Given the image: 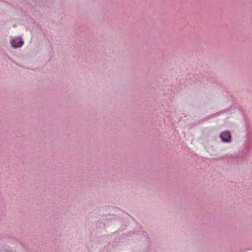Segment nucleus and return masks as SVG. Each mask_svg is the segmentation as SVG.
I'll use <instances>...</instances> for the list:
<instances>
[{"label":"nucleus","instance_id":"1","mask_svg":"<svg viewBox=\"0 0 252 252\" xmlns=\"http://www.w3.org/2000/svg\"><path fill=\"white\" fill-rule=\"evenodd\" d=\"M10 42L11 46L14 48L21 47L24 43L23 41L19 37L11 39Z\"/></svg>","mask_w":252,"mask_h":252},{"label":"nucleus","instance_id":"2","mask_svg":"<svg viewBox=\"0 0 252 252\" xmlns=\"http://www.w3.org/2000/svg\"><path fill=\"white\" fill-rule=\"evenodd\" d=\"M220 137L224 142H229L231 140V135L228 131H223L220 134Z\"/></svg>","mask_w":252,"mask_h":252}]
</instances>
